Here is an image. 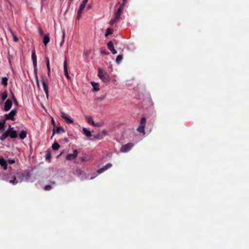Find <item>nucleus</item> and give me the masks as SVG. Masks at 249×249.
I'll return each mask as SVG.
<instances>
[{"label": "nucleus", "instance_id": "obj_9", "mask_svg": "<svg viewBox=\"0 0 249 249\" xmlns=\"http://www.w3.org/2000/svg\"><path fill=\"white\" fill-rule=\"evenodd\" d=\"M13 128L11 127V125H9V136L11 138H16L18 137L17 133L16 131L13 130Z\"/></svg>", "mask_w": 249, "mask_h": 249}, {"label": "nucleus", "instance_id": "obj_13", "mask_svg": "<svg viewBox=\"0 0 249 249\" xmlns=\"http://www.w3.org/2000/svg\"><path fill=\"white\" fill-rule=\"evenodd\" d=\"M0 165L2 167L4 170H6L7 169V161L3 157L0 159Z\"/></svg>", "mask_w": 249, "mask_h": 249}, {"label": "nucleus", "instance_id": "obj_11", "mask_svg": "<svg viewBox=\"0 0 249 249\" xmlns=\"http://www.w3.org/2000/svg\"><path fill=\"white\" fill-rule=\"evenodd\" d=\"M42 84L43 87V89L45 91V93L46 94V97L47 98H48L49 97V90H48V87L47 84L45 82L44 80L42 81Z\"/></svg>", "mask_w": 249, "mask_h": 249}, {"label": "nucleus", "instance_id": "obj_49", "mask_svg": "<svg viewBox=\"0 0 249 249\" xmlns=\"http://www.w3.org/2000/svg\"><path fill=\"white\" fill-rule=\"evenodd\" d=\"M46 64H47V69H50V63H46Z\"/></svg>", "mask_w": 249, "mask_h": 249}, {"label": "nucleus", "instance_id": "obj_25", "mask_svg": "<svg viewBox=\"0 0 249 249\" xmlns=\"http://www.w3.org/2000/svg\"><path fill=\"white\" fill-rule=\"evenodd\" d=\"M32 59L33 62H36V57L35 53V50L34 49L32 52Z\"/></svg>", "mask_w": 249, "mask_h": 249}, {"label": "nucleus", "instance_id": "obj_30", "mask_svg": "<svg viewBox=\"0 0 249 249\" xmlns=\"http://www.w3.org/2000/svg\"><path fill=\"white\" fill-rule=\"evenodd\" d=\"M9 182L10 183H12L14 185H15V184H17V183H18V179L16 177H14V179H11L9 181Z\"/></svg>", "mask_w": 249, "mask_h": 249}, {"label": "nucleus", "instance_id": "obj_18", "mask_svg": "<svg viewBox=\"0 0 249 249\" xmlns=\"http://www.w3.org/2000/svg\"><path fill=\"white\" fill-rule=\"evenodd\" d=\"M91 84L93 87V90L94 91H98L99 90V88H98V83H95L94 82H91Z\"/></svg>", "mask_w": 249, "mask_h": 249}, {"label": "nucleus", "instance_id": "obj_47", "mask_svg": "<svg viewBox=\"0 0 249 249\" xmlns=\"http://www.w3.org/2000/svg\"><path fill=\"white\" fill-rule=\"evenodd\" d=\"M48 76L49 77H51V70H50V69H48Z\"/></svg>", "mask_w": 249, "mask_h": 249}, {"label": "nucleus", "instance_id": "obj_38", "mask_svg": "<svg viewBox=\"0 0 249 249\" xmlns=\"http://www.w3.org/2000/svg\"><path fill=\"white\" fill-rule=\"evenodd\" d=\"M44 189L46 191L50 190L52 189V186L51 185H47L45 186Z\"/></svg>", "mask_w": 249, "mask_h": 249}, {"label": "nucleus", "instance_id": "obj_46", "mask_svg": "<svg viewBox=\"0 0 249 249\" xmlns=\"http://www.w3.org/2000/svg\"><path fill=\"white\" fill-rule=\"evenodd\" d=\"M14 101V104H15L17 107H18V102L17 100H14V101Z\"/></svg>", "mask_w": 249, "mask_h": 249}, {"label": "nucleus", "instance_id": "obj_27", "mask_svg": "<svg viewBox=\"0 0 249 249\" xmlns=\"http://www.w3.org/2000/svg\"><path fill=\"white\" fill-rule=\"evenodd\" d=\"M1 97L2 101L6 100L7 97V92L6 91H5L1 94Z\"/></svg>", "mask_w": 249, "mask_h": 249}, {"label": "nucleus", "instance_id": "obj_7", "mask_svg": "<svg viewBox=\"0 0 249 249\" xmlns=\"http://www.w3.org/2000/svg\"><path fill=\"white\" fill-rule=\"evenodd\" d=\"M12 106V102L11 100H10V99H7L5 102V105H4V111H9L11 109Z\"/></svg>", "mask_w": 249, "mask_h": 249}, {"label": "nucleus", "instance_id": "obj_8", "mask_svg": "<svg viewBox=\"0 0 249 249\" xmlns=\"http://www.w3.org/2000/svg\"><path fill=\"white\" fill-rule=\"evenodd\" d=\"M112 167V164L111 163H107L106 165L102 167L101 168L98 169L97 171V172L98 174H101L107 170L108 169L111 168Z\"/></svg>", "mask_w": 249, "mask_h": 249}, {"label": "nucleus", "instance_id": "obj_19", "mask_svg": "<svg viewBox=\"0 0 249 249\" xmlns=\"http://www.w3.org/2000/svg\"><path fill=\"white\" fill-rule=\"evenodd\" d=\"M82 130L83 134L87 137H89L91 136V132L88 130L86 128L84 127Z\"/></svg>", "mask_w": 249, "mask_h": 249}, {"label": "nucleus", "instance_id": "obj_31", "mask_svg": "<svg viewBox=\"0 0 249 249\" xmlns=\"http://www.w3.org/2000/svg\"><path fill=\"white\" fill-rule=\"evenodd\" d=\"M112 34V32L111 31V30L109 28H107L106 31V33H105V36L107 37L109 35H111Z\"/></svg>", "mask_w": 249, "mask_h": 249}, {"label": "nucleus", "instance_id": "obj_33", "mask_svg": "<svg viewBox=\"0 0 249 249\" xmlns=\"http://www.w3.org/2000/svg\"><path fill=\"white\" fill-rule=\"evenodd\" d=\"M62 33H63L62 40L60 42V46H62L63 43H64V38H65V30L64 29L63 30Z\"/></svg>", "mask_w": 249, "mask_h": 249}, {"label": "nucleus", "instance_id": "obj_35", "mask_svg": "<svg viewBox=\"0 0 249 249\" xmlns=\"http://www.w3.org/2000/svg\"><path fill=\"white\" fill-rule=\"evenodd\" d=\"M122 59H123V56L121 54L118 55L116 57V62H119V61L122 60Z\"/></svg>", "mask_w": 249, "mask_h": 249}, {"label": "nucleus", "instance_id": "obj_23", "mask_svg": "<svg viewBox=\"0 0 249 249\" xmlns=\"http://www.w3.org/2000/svg\"><path fill=\"white\" fill-rule=\"evenodd\" d=\"M7 81H8L7 77H4L2 79V80L1 81V84L4 87H6L7 86Z\"/></svg>", "mask_w": 249, "mask_h": 249}, {"label": "nucleus", "instance_id": "obj_28", "mask_svg": "<svg viewBox=\"0 0 249 249\" xmlns=\"http://www.w3.org/2000/svg\"><path fill=\"white\" fill-rule=\"evenodd\" d=\"M60 147V145H59V144L57 142H54L53 145H52V148L54 150H58Z\"/></svg>", "mask_w": 249, "mask_h": 249}, {"label": "nucleus", "instance_id": "obj_40", "mask_svg": "<svg viewBox=\"0 0 249 249\" xmlns=\"http://www.w3.org/2000/svg\"><path fill=\"white\" fill-rule=\"evenodd\" d=\"M4 124H5V122L1 123L0 121V129H3L4 127Z\"/></svg>", "mask_w": 249, "mask_h": 249}, {"label": "nucleus", "instance_id": "obj_43", "mask_svg": "<svg viewBox=\"0 0 249 249\" xmlns=\"http://www.w3.org/2000/svg\"><path fill=\"white\" fill-rule=\"evenodd\" d=\"M126 3V1L124 0L123 1V3L121 4L120 7H122V8L124 9V6L125 5Z\"/></svg>", "mask_w": 249, "mask_h": 249}, {"label": "nucleus", "instance_id": "obj_52", "mask_svg": "<svg viewBox=\"0 0 249 249\" xmlns=\"http://www.w3.org/2000/svg\"><path fill=\"white\" fill-rule=\"evenodd\" d=\"M109 68H110V69H111V70H110V72H111V71H112V66H111V65H110V64L109 65Z\"/></svg>", "mask_w": 249, "mask_h": 249}, {"label": "nucleus", "instance_id": "obj_53", "mask_svg": "<svg viewBox=\"0 0 249 249\" xmlns=\"http://www.w3.org/2000/svg\"><path fill=\"white\" fill-rule=\"evenodd\" d=\"M46 62H49V60L48 58H46Z\"/></svg>", "mask_w": 249, "mask_h": 249}, {"label": "nucleus", "instance_id": "obj_2", "mask_svg": "<svg viewBox=\"0 0 249 249\" xmlns=\"http://www.w3.org/2000/svg\"><path fill=\"white\" fill-rule=\"evenodd\" d=\"M17 112V109L15 108L12 109L8 114H5V120H11L14 121L15 120L14 116L16 115Z\"/></svg>", "mask_w": 249, "mask_h": 249}, {"label": "nucleus", "instance_id": "obj_12", "mask_svg": "<svg viewBox=\"0 0 249 249\" xmlns=\"http://www.w3.org/2000/svg\"><path fill=\"white\" fill-rule=\"evenodd\" d=\"M65 132L64 129L62 127H56V128H53L52 137L54 135L55 133H60Z\"/></svg>", "mask_w": 249, "mask_h": 249}, {"label": "nucleus", "instance_id": "obj_51", "mask_svg": "<svg viewBox=\"0 0 249 249\" xmlns=\"http://www.w3.org/2000/svg\"><path fill=\"white\" fill-rule=\"evenodd\" d=\"M88 0H84L83 1V2L84 3H86L87 4V3L88 2Z\"/></svg>", "mask_w": 249, "mask_h": 249}, {"label": "nucleus", "instance_id": "obj_20", "mask_svg": "<svg viewBox=\"0 0 249 249\" xmlns=\"http://www.w3.org/2000/svg\"><path fill=\"white\" fill-rule=\"evenodd\" d=\"M50 41V37L49 35L45 34L44 36V38H43V43L45 44V45H47V44L48 43V42Z\"/></svg>", "mask_w": 249, "mask_h": 249}, {"label": "nucleus", "instance_id": "obj_42", "mask_svg": "<svg viewBox=\"0 0 249 249\" xmlns=\"http://www.w3.org/2000/svg\"><path fill=\"white\" fill-rule=\"evenodd\" d=\"M38 32L40 36H42V35L43 34V32L40 27H39L38 28Z\"/></svg>", "mask_w": 249, "mask_h": 249}, {"label": "nucleus", "instance_id": "obj_37", "mask_svg": "<svg viewBox=\"0 0 249 249\" xmlns=\"http://www.w3.org/2000/svg\"><path fill=\"white\" fill-rule=\"evenodd\" d=\"M101 133H98L95 136H94L93 139L94 140L99 139H101Z\"/></svg>", "mask_w": 249, "mask_h": 249}, {"label": "nucleus", "instance_id": "obj_48", "mask_svg": "<svg viewBox=\"0 0 249 249\" xmlns=\"http://www.w3.org/2000/svg\"><path fill=\"white\" fill-rule=\"evenodd\" d=\"M12 99H13V101H14V100H17L16 97H15L14 94L13 93H12Z\"/></svg>", "mask_w": 249, "mask_h": 249}, {"label": "nucleus", "instance_id": "obj_36", "mask_svg": "<svg viewBox=\"0 0 249 249\" xmlns=\"http://www.w3.org/2000/svg\"><path fill=\"white\" fill-rule=\"evenodd\" d=\"M10 31H11V33L13 35L14 41L15 42L18 41V37L15 35L14 33L11 30H10Z\"/></svg>", "mask_w": 249, "mask_h": 249}, {"label": "nucleus", "instance_id": "obj_4", "mask_svg": "<svg viewBox=\"0 0 249 249\" xmlns=\"http://www.w3.org/2000/svg\"><path fill=\"white\" fill-rule=\"evenodd\" d=\"M133 146V144L131 143H128L126 144L123 145L121 148L120 151L122 152H127L129 151Z\"/></svg>", "mask_w": 249, "mask_h": 249}, {"label": "nucleus", "instance_id": "obj_3", "mask_svg": "<svg viewBox=\"0 0 249 249\" xmlns=\"http://www.w3.org/2000/svg\"><path fill=\"white\" fill-rule=\"evenodd\" d=\"M61 117L64 119L66 123L68 124H72L73 122V120L71 118L69 115L63 112L61 113Z\"/></svg>", "mask_w": 249, "mask_h": 249}, {"label": "nucleus", "instance_id": "obj_22", "mask_svg": "<svg viewBox=\"0 0 249 249\" xmlns=\"http://www.w3.org/2000/svg\"><path fill=\"white\" fill-rule=\"evenodd\" d=\"M86 120L88 122V123L89 124H92L94 123L92 117L91 116H87L86 117Z\"/></svg>", "mask_w": 249, "mask_h": 249}, {"label": "nucleus", "instance_id": "obj_41", "mask_svg": "<svg viewBox=\"0 0 249 249\" xmlns=\"http://www.w3.org/2000/svg\"><path fill=\"white\" fill-rule=\"evenodd\" d=\"M36 64L37 63H33L34 68V71H35V73H36V76L37 77V76H36V71H37Z\"/></svg>", "mask_w": 249, "mask_h": 249}, {"label": "nucleus", "instance_id": "obj_45", "mask_svg": "<svg viewBox=\"0 0 249 249\" xmlns=\"http://www.w3.org/2000/svg\"><path fill=\"white\" fill-rule=\"evenodd\" d=\"M101 134V135H103V136H105L107 134V132L105 130H103L102 131V133Z\"/></svg>", "mask_w": 249, "mask_h": 249}, {"label": "nucleus", "instance_id": "obj_54", "mask_svg": "<svg viewBox=\"0 0 249 249\" xmlns=\"http://www.w3.org/2000/svg\"><path fill=\"white\" fill-rule=\"evenodd\" d=\"M36 83H37V85H38V86H39V83H38V80H37L36 81Z\"/></svg>", "mask_w": 249, "mask_h": 249}, {"label": "nucleus", "instance_id": "obj_15", "mask_svg": "<svg viewBox=\"0 0 249 249\" xmlns=\"http://www.w3.org/2000/svg\"><path fill=\"white\" fill-rule=\"evenodd\" d=\"M21 176L24 179H29L31 177V173L29 170H25L23 173H21Z\"/></svg>", "mask_w": 249, "mask_h": 249}, {"label": "nucleus", "instance_id": "obj_34", "mask_svg": "<svg viewBox=\"0 0 249 249\" xmlns=\"http://www.w3.org/2000/svg\"><path fill=\"white\" fill-rule=\"evenodd\" d=\"M46 160H50L51 158V154L50 152H48L45 156Z\"/></svg>", "mask_w": 249, "mask_h": 249}, {"label": "nucleus", "instance_id": "obj_39", "mask_svg": "<svg viewBox=\"0 0 249 249\" xmlns=\"http://www.w3.org/2000/svg\"><path fill=\"white\" fill-rule=\"evenodd\" d=\"M7 163H8L9 164H13L15 162V161L13 159H9L7 161Z\"/></svg>", "mask_w": 249, "mask_h": 249}, {"label": "nucleus", "instance_id": "obj_10", "mask_svg": "<svg viewBox=\"0 0 249 249\" xmlns=\"http://www.w3.org/2000/svg\"><path fill=\"white\" fill-rule=\"evenodd\" d=\"M108 49L112 52L113 54H116L117 51L115 50L113 44L111 41H109L107 44Z\"/></svg>", "mask_w": 249, "mask_h": 249}, {"label": "nucleus", "instance_id": "obj_24", "mask_svg": "<svg viewBox=\"0 0 249 249\" xmlns=\"http://www.w3.org/2000/svg\"><path fill=\"white\" fill-rule=\"evenodd\" d=\"M21 175V174L17 173V177H16L18 179V183L21 182L24 180L23 176H22Z\"/></svg>", "mask_w": 249, "mask_h": 249}, {"label": "nucleus", "instance_id": "obj_26", "mask_svg": "<svg viewBox=\"0 0 249 249\" xmlns=\"http://www.w3.org/2000/svg\"><path fill=\"white\" fill-rule=\"evenodd\" d=\"M145 124H146V118L145 117H142L140 123V126H143V127L145 126Z\"/></svg>", "mask_w": 249, "mask_h": 249}, {"label": "nucleus", "instance_id": "obj_44", "mask_svg": "<svg viewBox=\"0 0 249 249\" xmlns=\"http://www.w3.org/2000/svg\"><path fill=\"white\" fill-rule=\"evenodd\" d=\"M93 125L95 126H97V127H100L101 126L100 123H94L93 124Z\"/></svg>", "mask_w": 249, "mask_h": 249}, {"label": "nucleus", "instance_id": "obj_1", "mask_svg": "<svg viewBox=\"0 0 249 249\" xmlns=\"http://www.w3.org/2000/svg\"><path fill=\"white\" fill-rule=\"evenodd\" d=\"M98 76L104 83H108L110 81V77L109 75L102 69L98 68Z\"/></svg>", "mask_w": 249, "mask_h": 249}, {"label": "nucleus", "instance_id": "obj_29", "mask_svg": "<svg viewBox=\"0 0 249 249\" xmlns=\"http://www.w3.org/2000/svg\"><path fill=\"white\" fill-rule=\"evenodd\" d=\"M144 128L145 127H143V126H139L137 128V131L140 133H142L143 134H144Z\"/></svg>", "mask_w": 249, "mask_h": 249}, {"label": "nucleus", "instance_id": "obj_32", "mask_svg": "<svg viewBox=\"0 0 249 249\" xmlns=\"http://www.w3.org/2000/svg\"><path fill=\"white\" fill-rule=\"evenodd\" d=\"M120 19L119 18H116V17L115 16L114 18L112 19L110 21H109V24L110 25H113L114 23H115V22H116L117 21H118Z\"/></svg>", "mask_w": 249, "mask_h": 249}, {"label": "nucleus", "instance_id": "obj_50", "mask_svg": "<svg viewBox=\"0 0 249 249\" xmlns=\"http://www.w3.org/2000/svg\"><path fill=\"white\" fill-rule=\"evenodd\" d=\"M52 124H53V125H54V124H55V122H54V120H53V119L52 120Z\"/></svg>", "mask_w": 249, "mask_h": 249}, {"label": "nucleus", "instance_id": "obj_55", "mask_svg": "<svg viewBox=\"0 0 249 249\" xmlns=\"http://www.w3.org/2000/svg\"><path fill=\"white\" fill-rule=\"evenodd\" d=\"M11 60L10 58H9V62H11Z\"/></svg>", "mask_w": 249, "mask_h": 249}, {"label": "nucleus", "instance_id": "obj_14", "mask_svg": "<svg viewBox=\"0 0 249 249\" xmlns=\"http://www.w3.org/2000/svg\"><path fill=\"white\" fill-rule=\"evenodd\" d=\"M64 74L68 79H70V76L69 74L68 63H64Z\"/></svg>", "mask_w": 249, "mask_h": 249}, {"label": "nucleus", "instance_id": "obj_6", "mask_svg": "<svg viewBox=\"0 0 249 249\" xmlns=\"http://www.w3.org/2000/svg\"><path fill=\"white\" fill-rule=\"evenodd\" d=\"M86 5V4L84 3L83 2H82V3L80 5V8L77 12V17H76V18L78 20H79L80 18L81 15H82V13L83 12V11L84 9V8H85Z\"/></svg>", "mask_w": 249, "mask_h": 249}, {"label": "nucleus", "instance_id": "obj_16", "mask_svg": "<svg viewBox=\"0 0 249 249\" xmlns=\"http://www.w3.org/2000/svg\"><path fill=\"white\" fill-rule=\"evenodd\" d=\"M123 8H122V7H119L115 14L116 18H120V16L123 12Z\"/></svg>", "mask_w": 249, "mask_h": 249}, {"label": "nucleus", "instance_id": "obj_21", "mask_svg": "<svg viewBox=\"0 0 249 249\" xmlns=\"http://www.w3.org/2000/svg\"><path fill=\"white\" fill-rule=\"evenodd\" d=\"M19 136L20 139H24L27 137V132L25 130H22L20 132Z\"/></svg>", "mask_w": 249, "mask_h": 249}, {"label": "nucleus", "instance_id": "obj_5", "mask_svg": "<svg viewBox=\"0 0 249 249\" xmlns=\"http://www.w3.org/2000/svg\"><path fill=\"white\" fill-rule=\"evenodd\" d=\"M78 154V151L76 149H75L73 151V153L71 154H69L66 156V159L69 160H72L75 159Z\"/></svg>", "mask_w": 249, "mask_h": 249}, {"label": "nucleus", "instance_id": "obj_17", "mask_svg": "<svg viewBox=\"0 0 249 249\" xmlns=\"http://www.w3.org/2000/svg\"><path fill=\"white\" fill-rule=\"evenodd\" d=\"M9 130H7L6 132L2 134L1 137H0V140L1 141H4L6 138H7L9 136Z\"/></svg>", "mask_w": 249, "mask_h": 249}]
</instances>
